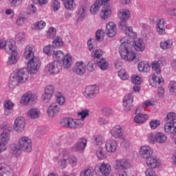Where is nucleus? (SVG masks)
I'll return each mask as SVG.
<instances>
[{
  "mask_svg": "<svg viewBox=\"0 0 176 176\" xmlns=\"http://www.w3.org/2000/svg\"><path fill=\"white\" fill-rule=\"evenodd\" d=\"M121 31L126 35L120 39V45L119 47V53L122 58L125 61H134L135 60V52L133 51L131 43L134 42V39L137 38V33L133 31L132 28H126L124 23H122L120 25Z\"/></svg>",
  "mask_w": 176,
  "mask_h": 176,
  "instance_id": "nucleus-1",
  "label": "nucleus"
},
{
  "mask_svg": "<svg viewBox=\"0 0 176 176\" xmlns=\"http://www.w3.org/2000/svg\"><path fill=\"white\" fill-rule=\"evenodd\" d=\"M12 153L19 157L21 155V151L31 152L32 151V141L27 136H23L19 138L18 144H14L11 146Z\"/></svg>",
  "mask_w": 176,
  "mask_h": 176,
  "instance_id": "nucleus-2",
  "label": "nucleus"
},
{
  "mask_svg": "<svg viewBox=\"0 0 176 176\" xmlns=\"http://www.w3.org/2000/svg\"><path fill=\"white\" fill-rule=\"evenodd\" d=\"M28 80V72L25 69H19L16 72L11 74L8 87L10 89H16L19 85L25 83Z\"/></svg>",
  "mask_w": 176,
  "mask_h": 176,
  "instance_id": "nucleus-3",
  "label": "nucleus"
},
{
  "mask_svg": "<svg viewBox=\"0 0 176 176\" xmlns=\"http://www.w3.org/2000/svg\"><path fill=\"white\" fill-rule=\"evenodd\" d=\"M0 48L4 49L7 54H10L8 60V65L16 64L19 60V53L16 51V45L10 41H0Z\"/></svg>",
  "mask_w": 176,
  "mask_h": 176,
  "instance_id": "nucleus-4",
  "label": "nucleus"
},
{
  "mask_svg": "<svg viewBox=\"0 0 176 176\" xmlns=\"http://www.w3.org/2000/svg\"><path fill=\"white\" fill-rule=\"evenodd\" d=\"M60 124L62 126V127H65V129H71L72 130L79 129L83 126L81 120L72 118H63L60 122Z\"/></svg>",
  "mask_w": 176,
  "mask_h": 176,
  "instance_id": "nucleus-5",
  "label": "nucleus"
},
{
  "mask_svg": "<svg viewBox=\"0 0 176 176\" xmlns=\"http://www.w3.org/2000/svg\"><path fill=\"white\" fill-rule=\"evenodd\" d=\"M150 85L153 87H158V96L159 97H163L164 96V89L161 88L163 85V78H160L156 74H153L152 80L150 81Z\"/></svg>",
  "mask_w": 176,
  "mask_h": 176,
  "instance_id": "nucleus-6",
  "label": "nucleus"
},
{
  "mask_svg": "<svg viewBox=\"0 0 176 176\" xmlns=\"http://www.w3.org/2000/svg\"><path fill=\"white\" fill-rule=\"evenodd\" d=\"M12 131V126L6 124L3 127V131L0 133V142L7 146L10 142V133Z\"/></svg>",
  "mask_w": 176,
  "mask_h": 176,
  "instance_id": "nucleus-7",
  "label": "nucleus"
},
{
  "mask_svg": "<svg viewBox=\"0 0 176 176\" xmlns=\"http://www.w3.org/2000/svg\"><path fill=\"white\" fill-rule=\"evenodd\" d=\"M148 138L152 144H156V142L164 144L167 141V136L162 132H157L155 134L153 133H149Z\"/></svg>",
  "mask_w": 176,
  "mask_h": 176,
  "instance_id": "nucleus-8",
  "label": "nucleus"
},
{
  "mask_svg": "<svg viewBox=\"0 0 176 176\" xmlns=\"http://www.w3.org/2000/svg\"><path fill=\"white\" fill-rule=\"evenodd\" d=\"M41 67V59L39 57L36 56L32 59H29L28 63V69L30 74H36L38 69Z\"/></svg>",
  "mask_w": 176,
  "mask_h": 176,
  "instance_id": "nucleus-9",
  "label": "nucleus"
},
{
  "mask_svg": "<svg viewBox=\"0 0 176 176\" xmlns=\"http://www.w3.org/2000/svg\"><path fill=\"white\" fill-rule=\"evenodd\" d=\"M131 14V12H130V10H129L126 8H122L118 11V16L119 19L121 20V22H120L119 25H118L119 30H122L120 28V24H122V23H124L125 27L126 28H132L133 29V27H128L127 23H126V20H129Z\"/></svg>",
  "mask_w": 176,
  "mask_h": 176,
  "instance_id": "nucleus-10",
  "label": "nucleus"
},
{
  "mask_svg": "<svg viewBox=\"0 0 176 176\" xmlns=\"http://www.w3.org/2000/svg\"><path fill=\"white\" fill-rule=\"evenodd\" d=\"M100 93V87L97 85H89L87 87L84 91V96L87 100L94 98Z\"/></svg>",
  "mask_w": 176,
  "mask_h": 176,
  "instance_id": "nucleus-11",
  "label": "nucleus"
},
{
  "mask_svg": "<svg viewBox=\"0 0 176 176\" xmlns=\"http://www.w3.org/2000/svg\"><path fill=\"white\" fill-rule=\"evenodd\" d=\"M96 169L100 175L108 176L112 171V166L108 163L98 164L96 166Z\"/></svg>",
  "mask_w": 176,
  "mask_h": 176,
  "instance_id": "nucleus-12",
  "label": "nucleus"
},
{
  "mask_svg": "<svg viewBox=\"0 0 176 176\" xmlns=\"http://www.w3.org/2000/svg\"><path fill=\"white\" fill-rule=\"evenodd\" d=\"M63 68V66L61 65V63H60L58 60H55L54 62H52L50 63H48L46 66V71L49 72V74H51L52 75L58 74L60 71H61V69Z\"/></svg>",
  "mask_w": 176,
  "mask_h": 176,
  "instance_id": "nucleus-13",
  "label": "nucleus"
},
{
  "mask_svg": "<svg viewBox=\"0 0 176 176\" xmlns=\"http://www.w3.org/2000/svg\"><path fill=\"white\" fill-rule=\"evenodd\" d=\"M25 129V118L23 116L17 117L14 122V130L16 133H21Z\"/></svg>",
  "mask_w": 176,
  "mask_h": 176,
  "instance_id": "nucleus-14",
  "label": "nucleus"
},
{
  "mask_svg": "<svg viewBox=\"0 0 176 176\" xmlns=\"http://www.w3.org/2000/svg\"><path fill=\"white\" fill-rule=\"evenodd\" d=\"M103 5L104 6L100 12L99 16L102 21H104V20H108V19L111 17V15L112 14V8H111V6L108 4L104 3Z\"/></svg>",
  "mask_w": 176,
  "mask_h": 176,
  "instance_id": "nucleus-15",
  "label": "nucleus"
},
{
  "mask_svg": "<svg viewBox=\"0 0 176 176\" xmlns=\"http://www.w3.org/2000/svg\"><path fill=\"white\" fill-rule=\"evenodd\" d=\"M106 34L109 38H113L118 34V28H116V24L113 22L110 21L106 25Z\"/></svg>",
  "mask_w": 176,
  "mask_h": 176,
  "instance_id": "nucleus-16",
  "label": "nucleus"
},
{
  "mask_svg": "<svg viewBox=\"0 0 176 176\" xmlns=\"http://www.w3.org/2000/svg\"><path fill=\"white\" fill-rule=\"evenodd\" d=\"M109 1V0H96L90 8L89 12L91 14H97L100 9H101V6Z\"/></svg>",
  "mask_w": 176,
  "mask_h": 176,
  "instance_id": "nucleus-17",
  "label": "nucleus"
},
{
  "mask_svg": "<svg viewBox=\"0 0 176 176\" xmlns=\"http://www.w3.org/2000/svg\"><path fill=\"white\" fill-rule=\"evenodd\" d=\"M23 57L25 60H31L35 56V47L33 45H28L24 50Z\"/></svg>",
  "mask_w": 176,
  "mask_h": 176,
  "instance_id": "nucleus-18",
  "label": "nucleus"
},
{
  "mask_svg": "<svg viewBox=\"0 0 176 176\" xmlns=\"http://www.w3.org/2000/svg\"><path fill=\"white\" fill-rule=\"evenodd\" d=\"M139 153L143 159H148L153 155V149L148 145L142 146Z\"/></svg>",
  "mask_w": 176,
  "mask_h": 176,
  "instance_id": "nucleus-19",
  "label": "nucleus"
},
{
  "mask_svg": "<svg viewBox=\"0 0 176 176\" xmlns=\"http://www.w3.org/2000/svg\"><path fill=\"white\" fill-rule=\"evenodd\" d=\"M74 72L76 75H80V76L85 75V72H86V63L82 60L77 61L74 65Z\"/></svg>",
  "mask_w": 176,
  "mask_h": 176,
  "instance_id": "nucleus-20",
  "label": "nucleus"
},
{
  "mask_svg": "<svg viewBox=\"0 0 176 176\" xmlns=\"http://www.w3.org/2000/svg\"><path fill=\"white\" fill-rule=\"evenodd\" d=\"M86 146H87V139L85 138H81L74 144L73 149L76 152H82V151L86 149Z\"/></svg>",
  "mask_w": 176,
  "mask_h": 176,
  "instance_id": "nucleus-21",
  "label": "nucleus"
},
{
  "mask_svg": "<svg viewBox=\"0 0 176 176\" xmlns=\"http://www.w3.org/2000/svg\"><path fill=\"white\" fill-rule=\"evenodd\" d=\"M140 109L138 108L135 110V116L134 118V122L135 123H138L139 124H141L142 123H145L148 119H149V116L146 114H143L140 113Z\"/></svg>",
  "mask_w": 176,
  "mask_h": 176,
  "instance_id": "nucleus-22",
  "label": "nucleus"
},
{
  "mask_svg": "<svg viewBox=\"0 0 176 176\" xmlns=\"http://www.w3.org/2000/svg\"><path fill=\"white\" fill-rule=\"evenodd\" d=\"M167 28V23L164 19H159L156 24V30L159 35H166V29Z\"/></svg>",
  "mask_w": 176,
  "mask_h": 176,
  "instance_id": "nucleus-23",
  "label": "nucleus"
},
{
  "mask_svg": "<svg viewBox=\"0 0 176 176\" xmlns=\"http://www.w3.org/2000/svg\"><path fill=\"white\" fill-rule=\"evenodd\" d=\"M124 133V131H123V128H122V126L120 125H116L110 130L111 135L116 139L122 138Z\"/></svg>",
  "mask_w": 176,
  "mask_h": 176,
  "instance_id": "nucleus-24",
  "label": "nucleus"
},
{
  "mask_svg": "<svg viewBox=\"0 0 176 176\" xmlns=\"http://www.w3.org/2000/svg\"><path fill=\"white\" fill-rule=\"evenodd\" d=\"M105 147L107 152L113 153L116 152V149H118V142L113 139H109L106 142Z\"/></svg>",
  "mask_w": 176,
  "mask_h": 176,
  "instance_id": "nucleus-25",
  "label": "nucleus"
},
{
  "mask_svg": "<svg viewBox=\"0 0 176 176\" xmlns=\"http://www.w3.org/2000/svg\"><path fill=\"white\" fill-rule=\"evenodd\" d=\"M116 168H122V170H127L131 167L130 160L128 159H120L116 161Z\"/></svg>",
  "mask_w": 176,
  "mask_h": 176,
  "instance_id": "nucleus-26",
  "label": "nucleus"
},
{
  "mask_svg": "<svg viewBox=\"0 0 176 176\" xmlns=\"http://www.w3.org/2000/svg\"><path fill=\"white\" fill-rule=\"evenodd\" d=\"M58 112H60V107L57 103L51 104L47 111V113L50 118H56L58 115Z\"/></svg>",
  "mask_w": 176,
  "mask_h": 176,
  "instance_id": "nucleus-27",
  "label": "nucleus"
},
{
  "mask_svg": "<svg viewBox=\"0 0 176 176\" xmlns=\"http://www.w3.org/2000/svg\"><path fill=\"white\" fill-rule=\"evenodd\" d=\"M164 131L168 134H176V122H167L164 125Z\"/></svg>",
  "mask_w": 176,
  "mask_h": 176,
  "instance_id": "nucleus-28",
  "label": "nucleus"
},
{
  "mask_svg": "<svg viewBox=\"0 0 176 176\" xmlns=\"http://www.w3.org/2000/svg\"><path fill=\"white\" fill-rule=\"evenodd\" d=\"M146 163L147 166H148V167H151V168H156L157 167H159V166H160V162H159V160L152 156L146 158Z\"/></svg>",
  "mask_w": 176,
  "mask_h": 176,
  "instance_id": "nucleus-29",
  "label": "nucleus"
},
{
  "mask_svg": "<svg viewBox=\"0 0 176 176\" xmlns=\"http://www.w3.org/2000/svg\"><path fill=\"white\" fill-rule=\"evenodd\" d=\"M63 65L65 69L71 68L72 65V56H71V54H67L66 56H64L63 60Z\"/></svg>",
  "mask_w": 176,
  "mask_h": 176,
  "instance_id": "nucleus-30",
  "label": "nucleus"
},
{
  "mask_svg": "<svg viewBox=\"0 0 176 176\" xmlns=\"http://www.w3.org/2000/svg\"><path fill=\"white\" fill-rule=\"evenodd\" d=\"M27 13H25V12H20L16 18V25H24V24H25V21H27Z\"/></svg>",
  "mask_w": 176,
  "mask_h": 176,
  "instance_id": "nucleus-31",
  "label": "nucleus"
},
{
  "mask_svg": "<svg viewBox=\"0 0 176 176\" xmlns=\"http://www.w3.org/2000/svg\"><path fill=\"white\" fill-rule=\"evenodd\" d=\"M138 69L140 72H149L151 65L146 61H142L138 65Z\"/></svg>",
  "mask_w": 176,
  "mask_h": 176,
  "instance_id": "nucleus-32",
  "label": "nucleus"
},
{
  "mask_svg": "<svg viewBox=\"0 0 176 176\" xmlns=\"http://www.w3.org/2000/svg\"><path fill=\"white\" fill-rule=\"evenodd\" d=\"M133 47L136 52H144L145 50V43L141 39H138L134 41Z\"/></svg>",
  "mask_w": 176,
  "mask_h": 176,
  "instance_id": "nucleus-33",
  "label": "nucleus"
},
{
  "mask_svg": "<svg viewBox=\"0 0 176 176\" xmlns=\"http://www.w3.org/2000/svg\"><path fill=\"white\" fill-rule=\"evenodd\" d=\"M41 116V111L38 109H30L28 112V116L31 119H38Z\"/></svg>",
  "mask_w": 176,
  "mask_h": 176,
  "instance_id": "nucleus-34",
  "label": "nucleus"
},
{
  "mask_svg": "<svg viewBox=\"0 0 176 176\" xmlns=\"http://www.w3.org/2000/svg\"><path fill=\"white\" fill-rule=\"evenodd\" d=\"M31 98H32V94L31 92H27L22 96L20 103L23 105H27L31 101Z\"/></svg>",
  "mask_w": 176,
  "mask_h": 176,
  "instance_id": "nucleus-35",
  "label": "nucleus"
},
{
  "mask_svg": "<svg viewBox=\"0 0 176 176\" xmlns=\"http://www.w3.org/2000/svg\"><path fill=\"white\" fill-rule=\"evenodd\" d=\"M151 68L157 75H160L162 73V67H160V62L154 60L151 63Z\"/></svg>",
  "mask_w": 176,
  "mask_h": 176,
  "instance_id": "nucleus-36",
  "label": "nucleus"
},
{
  "mask_svg": "<svg viewBox=\"0 0 176 176\" xmlns=\"http://www.w3.org/2000/svg\"><path fill=\"white\" fill-rule=\"evenodd\" d=\"M78 16V21H82V20H85L86 19V6H82L77 14Z\"/></svg>",
  "mask_w": 176,
  "mask_h": 176,
  "instance_id": "nucleus-37",
  "label": "nucleus"
},
{
  "mask_svg": "<svg viewBox=\"0 0 176 176\" xmlns=\"http://www.w3.org/2000/svg\"><path fill=\"white\" fill-rule=\"evenodd\" d=\"M160 46L163 50H167V49H170L171 46H173V40L168 39L166 41H161Z\"/></svg>",
  "mask_w": 176,
  "mask_h": 176,
  "instance_id": "nucleus-38",
  "label": "nucleus"
},
{
  "mask_svg": "<svg viewBox=\"0 0 176 176\" xmlns=\"http://www.w3.org/2000/svg\"><path fill=\"white\" fill-rule=\"evenodd\" d=\"M64 6L66 9L69 10H74L75 9V6H76V3H75V0H65Z\"/></svg>",
  "mask_w": 176,
  "mask_h": 176,
  "instance_id": "nucleus-39",
  "label": "nucleus"
},
{
  "mask_svg": "<svg viewBox=\"0 0 176 176\" xmlns=\"http://www.w3.org/2000/svg\"><path fill=\"white\" fill-rule=\"evenodd\" d=\"M118 75L121 80H127L130 78L129 74H127V72L124 69H120L118 72Z\"/></svg>",
  "mask_w": 176,
  "mask_h": 176,
  "instance_id": "nucleus-40",
  "label": "nucleus"
},
{
  "mask_svg": "<svg viewBox=\"0 0 176 176\" xmlns=\"http://www.w3.org/2000/svg\"><path fill=\"white\" fill-rule=\"evenodd\" d=\"M43 53L47 56H52L54 53V46L52 45H46L43 47Z\"/></svg>",
  "mask_w": 176,
  "mask_h": 176,
  "instance_id": "nucleus-41",
  "label": "nucleus"
},
{
  "mask_svg": "<svg viewBox=\"0 0 176 176\" xmlns=\"http://www.w3.org/2000/svg\"><path fill=\"white\" fill-rule=\"evenodd\" d=\"M96 156L99 160H105L107 159V153L102 148H99L96 151Z\"/></svg>",
  "mask_w": 176,
  "mask_h": 176,
  "instance_id": "nucleus-42",
  "label": "nucleus"
},
{
  "mask_svg": "<svg viewBox=\"0 0 176 176\" xmlns=\"http://www.w3.org/2000/svg\"><path fill=\"white\" fill-rule=\"evenodd\" d=\"M34 30L39 31V30H43L46 27V22L44 21H38L34 23Z\"/></svg>",
  "mask_w": 176,
  "mask_h": 176,
  "instance_id": "nucleus-43",
  "label": "nucleus"
},
{
  "mask_svg": "<svg viewBox=\"0 0 176 176\" xmlns=\"http://www.w3.org/2000/svg\"><path fill=\"white\" fill-rule=\"evenodd\" d=\"M52 57L53 58H54V60H57L58 61H60V60H62L64 58V52L60 50L55 51L52 54Z\"/></svg>",
  "mask_w": 176,
  "mask_h": 176,
  "instance_id": "nucleus-44",
  "label": "nucleus"
},
{
  "mask_svg": "<svg viewBox=\"0 0 176 176\" xmlns=\"http://www.w3.org/2000/svg\"><path fill=\"white\" fill-rule=\"evenodd\" d=\"M98 65L100 67V69L105 71L108 69V62L102 58L98 61Z\"/></svg>",
  "mask_w": 176,
  "mask_h": 176,
  "instance_id": "nucleus-45",
  "label": "nucleus"
},
{
  "mask_svg": "<svg viewBox=\"0 0 176 176\" xmlns=\"http://www.w3.org/2000/svg\"><path fill=\"white\" fill-rule=\"evenodd\" d=\"M52 46H54V49L55 47H56V49H60V47H63V39L59 36H57L53 41Z\"/></svg>",
  "mask_w": 176,
  "mask_h": 176,
  "instance_id": "nucleus-46",
  "label": "nucleus"
},
{
  "mask_svg": "<svg viewBox=\"0 0 176 176\" xmlns=\"http://www.w3.org/2000/svg\"><path fill=\"white\" fill-rule=\"evenodd\" d=\"M96 38L98 42L104 41V30L98 29L96 32Z\"/></svg>",
  "mask_w": 176,
  "mask_h": 176,
  "instance_id": "nucleus-47",
  "label": "nucleus"
},
{
  "mask_svg": "<svg viewBox=\"0 0 176 176\" xmlns=\"http://www.w3.org/2000/svg\"><path fill=\"white\" fill-rule=\"evenodd\" d=\"M8 171H9V166L5 163H0V176H3Z\"/></svg>",
  "mask_w": 176,
  "mask_h": 176,
  "instance_id": "nucleus-48",
  "label": "nucleus"
},
{
  "mask_svg": "<svg viewBox=\"0 0 176 176\" xmlns=\"http://www.w3.org/2000/svg\"><path fill=\"white\" fill-rule=\"evenodd\" d=\"M104 137L101 135H97L94 137V144L95 145H99L101 146L102 144H104Z\"/></svg>",
  "mask_w": 176,
  "mask_h": 176,
  "instance_id": "nucleus-49",
  "label": "nucleus"
},
{
  "mask_svg": "<svg viewBox=\"0 0 176 176\" xmlns=\"http://www.w3.org/2000/svg\"><path fill=\"white\" fill-rule=\"evenodd\" d=\"M90 111L89 109H83L77 113L78 116H80L81 120H85L89 116Z\"/></svg>",
  "mask_w": 176,
  "mask_h": 176,
  "instance_id": "nucleus-50",
  "label": "nucleus"
},
{
  "mask_svg": "<svg viewBox=\"0 0 176 176\" xmlns=\"http://www.w3.org/2000/svg\"><path fill=\"white\" fill-rule=\"evenodd\" d=\"M15 39L19 43H21L25 41V34L23 32L17 33L15 36Z\"/></svg>",
  "mask_w": 176,
  "mask_h": 176,
  "instance_id": "nucleus-51",
  "label": "nucleus"
},
{
  "mask_svg": "<svg viewBox=\"0 0 176 176\" xmlns=\"http://www.w3.org/2000/svg\"><path fill=\"white\" fill-rule=\"evenodd\" d=\"M56 102H58L59 105H63L64 102H65V98H64V96H63V95L60 92H57L56 94Z\"/></svg>",
  "mask_w": 176,
  "mask_h": 176,
  "instance_id": "nucleus-52",
  "label": "nucleus"
},
{
  "mask_svg": "<svg viewBox=\"0 0 176 176\" xmlns=\"http://www.w3.org/2000/svg\"><path fill=\"white\" fill-rule=\"evenodd\" d=\"M56 32H57V30H56L55 28L50 27L49 28L48 31L47 32V37L48 38H54V36H56Z\"/></svg>",
  "mask_w": 176,
  "mask_h": 176,
  "instance_id": "nucleus-53",
  "label": "nucleus"
},
{
  "mask_svg": "<svg viewBox=\"0 0 176 176\" xmlns=\"http://www.w3.org/2000/svg\"><path fill=\"white\" fill-rule=\"evenodd\" d=\"M94 175V171L90 168L85 169L82 172L80 173V176H93Z\"/></svg>",
  "mask_w": 176,
  "mask_h": 176,
  "instance_id": "nucleus-54",
  "label": "nucleus"
},
{
  "mask_svg": "<svg viewBox=\"0 0 176 176\" xmlns=\"http://www.w3.org/2000/svg\"><path fill=\"white\" fill-rule=\"evenodd\" d=\"M51 8H52L54 12H58L60 8V1L58 0H53L52 1Z\"/></svg>",
  "mask_w": 176,
  "mask_h": 176,
  "instance_id": "nucleus-55",
  "label": "nucleus"
},
{
  "mask_svg": "<svg viewBox=\"0 0 176 176\" xmlns=\"http://www.w3.org/2000/svg\"><path fill=\"white\" fill-rule=\"evenodd\" d=\"M37 10L36 7L34 4H30L27 8L28 14H35Z\"/></svg>",
  "mask_w": 176,
  "mask_h": 176,
  "instance_id": "nucleus-56",
  "label": "nucleus"
},
{
  "mask_svg": "<svg viewBox=\"0 0 176 176\" xmlns=\"http://www.w3.org/2000/svg\"><path fill=\"white\" fill-rule=\"evenodd\" d=\"M131 82L134 83V85H141V82H142V78L138 76V75H133L131 77Z\"/></svg>",
  "mask_w": 176,
  "mask_h": 176,
  "instance_id": "nucleus-57",
  "label": "nucleus"
},
{
  "mask_svg": "<svg viewBox=\"0 0 176 176\" xmlns=\"http://www.w3.org/2000/svg\"><path fill=\"white\" fill-rule=\"evenodd\" d=\"M156 105V102L153 99H149L144 102L143 108H148V107Z\"/></svg>",
  "mask_w": 176,
  "mask_h": 176,
  "instance_id": "nucleus-58",
  "label": "nucleus"
},
{
  "mask_svg": "<svg viewBox=\"0 0 176 176\" xmlns=\"http://www.w3.org/2000/svg\"><path fill=\"white\" fill-rule=\"evenodd\" d=\"M133 101H134V96H133V94H128L124 97L122 102L133 103Z\"/></svg>",
  "mask_w": 176,
  "mask_h": 176,
  "instance_id": "nucleus-59",
  "label": "nucleus"
},
{
  "mask_svg": "<svg viewBox=\"0 0 176 176\" xmlns=\"http://www.w3.org/2000/svg\"><path fill=\"white\" fill-rule=\"evenodd\" d=\"M170 93L171 94H176V82L170 81L169 83Z\"/></svg>",
  "mask_w": 176,
  "mask_h": 176,
  "instance_id": "nucleus-60",
  "label": "nucleus"
},
{
  "mask_svg": "<svg viewBox=\"0 0 176 176\" xmlns=\"http://www.w3.org/2000/svg\"><path fill=\"white\" fill-rule=\"evenodd\" d=\"M104 52L101 50H96L94 52H92V57L95 58H100V57L102 56Z\"/></svg>",
  "mask_w": 176,
  "mask_h": 176,
  "instance_id": "nucleus-61",
  "label": "nucleus"
},
{
  "mask_svg": "<svg viewBox=\"0 0 176 176\" xmlns=\"http://www.w3.org/2000/svg\"><path fill=\"white\" fill-rule=\"evenodd\" d=\"M134 106L133 105V103L128 102H123V108L124 111H131Z\"/></svg>",
  "mask_w": 176,
  "mask_h": 176,
  "instance_id": "nucleus-62",
  "label": "nucleus"
},
{
  "mask_svg": "<svg viewBox=\"0 0 176 176\" xmlns=\"http://www.w3.org/2000/svg\"><path fill=\"white\" fill-rule=\"evenodd\" d=\"M145 176H157L152 168H147L145 170Z\"/></svg>",
  "mask_w": 176,
  "mask_h": 176,
  "instance_id": "nucleus-63",
  "label": "nucleus"
},
{
  "mask_svg": "<svg viewBox=\"0 0 176 176\" xmlns=\"http://www.w3.org/2000/svg\"><path fill=\"white\" fill-rule=\"evenodd\" d=\"M13 107H14V104L13 102L10 100H6L4 102V108L5 109H13Z\"/></svg>",
  "mask_w": 176,
  "mask_h": 176,
  "instance_id": "nucleus-64",
  "label": "nucleus"
}]
</instances>
